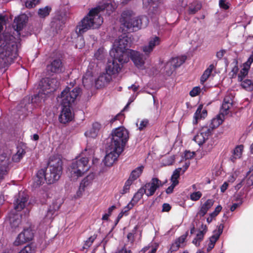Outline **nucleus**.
<instances>
[{
  "label": "nucleus",
  "instance_id": "nucleus-41",
  "mask_svg": "<svg viewBox=\"0 0 253 253\" xmlns=\"http://www.w3.org/2000/svg\"><path fill=\"white\" fill-rule=\"evenodd\" d=\"M242 86L249 91H253V82L251 80H245L242 82Z\"/></svg>",
  "mask_w": 253,
  "mask_h": 253
},
{
  "label": "nucleus",
  "instance_id": "nucleus-62",
  "mask_svg": "<svg viewBox=\"0 0 253 253\" xmlns=\"http://www.w3.org/2000/svg\"><path fill=\"white\" fill-rule=\"evenodd\" d=\"M6 23V18L5 16L0 15V32H1L3 28V26Z\"/></svg>",
  "mask_w": 253,
  "mask_h": 253
},
{
  "label": "nucleus",
  "instance_id": "nucleus-24",
  "mask_svg": "<svg viewBox=\"0 0 253 253\" xmlns=\"http://www.w3.org/2000/svg\"><path fill=\"white\" fill-rule=\"evenodd\" d=\"M100 128L101 125L97 122H95L92 124V127L85 132V135L88 137L94 138L97 136Z\"/></svg>",
  "mask_w": 253,
  "mask_h": 253
},
{
  "label": "nucleus",
  "instance_id": "nucleus-43",
  "mask_svg": "<svg viewBox=\"0 0 253 253\" xmlns=\"http://www.w3.org/2000/svg\"><path fill=\"white\" fill-rule=\"evenodd\" d=\"M182 169L181 168H178L176 169L173 172V174L171 177V181L172 183L176 182V184H178V181L177 179L179 178L180 176V172Z\"/></svg>",
  "mask_w": 253,
  "mask_h": 253
},
{
  "label": "nucleus",
  "instance_id": "nucleus-35",
  "mask_svg": "<svg viewBox=\"0 0 253 253\" xmlns=\"http://www.w3.org/2000/svg\"><path fill=\"white\" fill-rule=\"evenodd\" d=\"M51 10V7L50 6H46L39 9L38 14L41 18H44L49 14Z\"/></svg>",
  "mask_w": 253,
  "mask_h": 253
},
{
  "label": "nucleus",
  "instance_id": "nucleus-17",
  "mask_svg": "<svg viewBox=\"0 0 253 253\" xmlns=\"http://www.w3.org/2000/svg\"><path fill=\"white\" fill-rule=\"evenodd\" d=\"M122 152H118V151L112 149L109 145L107 149V154L103 160L104 165L107 167L111 166L117 160L119 156Z\"/></svg>",
  "mask_w": 253,
  "mask_h": 253
},
{
  "label": "nucleus",
  "instance_id": "nucleus-59",
  "mask_svg": "<svg viewBox=\"0 0 253 253\" xmlns=\"http://www.w3.org/2000/svg\"><path fill=\"white\" fill-rule=\"evenodd\" d=\"M221 209H222V207L221 206H220V205L217 206L216 207L214 211H213L212 212H211L210 214V216H211V217H215L217 215V214L219 213V212L221 211Z\"/></svg>",
  "mask_w": 253,
  "mask_h": 253
},
{
  "label": "nucleus",
  "instance_id": "nucleus-11",
  "mask_svg": "<svg viewBox=\"0 0 253 253\" xmlns=\"http://www.w3.org/2000/svg\"><path fill=\"white\" fill-rule=\"evenodd\" d=\"M97 64L94 62L89 63L82 81L84 86L89 87L93 84L94 75L98 71Z\"/></svg>",
  "mask_w": 253,
  "mask_h": 253
},
{
  "label": "nucleus",
  "instance_id": "nucleus-53",
  "mask_svg": "<svg viewBox=\"0 0 253 253\" xmlns=\"http://www.w3.org/2000/svg\"><path fill=\"white\" fill-rule=\"evenodd\" d=\"M202 193L200 191L195 192L191 194L190 195V199L192 201H196L200 199V198L202 197Z\"/></svg>",
  "mask_w": 253,
  "mask_h": 253
},
{
  "label": "nucleus",
  "instance_id": "nucleus-10",
  "mask_svg": "<svg viewBox=\"0 0 253 253\" xmlns=\"http://www.w3.org/2000/svg\"><path fill=\"white\" fill-rule=\"evenodd\" d=\"M81 88L76 87L70 90V88L66 87L61 93V106L72 107L76 99L81 93Z\"/></svg>",
  "mask_w": 253,
  "mask_h": 253
},
{
  "label": "nucleus",
  "instance_id": "nucleus-18",
  "mask_svg": "<svg viewBox=\"0 0 253 253\" xmlns=\"http://www.w3.org/2000/svg\"><path fill=\"white\" fill-rule=\"evenodd\" d=\"M128 56L138 68H143L145 58H144L143 54L135 50H129Z\"/></svg>",
  "mask_w": 253,
  "mask_h": 253
},
{
  "label": "nucleus",
  "instance_id": "nucleus-60",
  "mask_svg": "<svg viewBox=\"0 0 253 253\" xmlns=\"http://www.w3.org/2000/svg\"><path fill=\"white\" fill-rule=\"evenodd\" d=\"M124 118V115L122 113L118 114L116 116L111 119L110 121V123H113L115 121L119 120L121 121Z\"/></svg>",
  "mask_w": 253,
  "mask_h": 253
},
{
  "label": "nucleus",
  "instance_id": "nucleus-54",
  "mask_svg": "<svg viewBox=\"0 0 253 253\" xmlns=\"http://www.w3.org/2000/svg\"><path fill=\"white\" fill-rule=\"evenodd\" d=\"M213 148V141L211 140L208 141L207 144L204 146V151L206 153L210 152Z\"/></svg>",
  "mask_w": 253,
  "mask_h": 253
},
{
  "label": "nucleus",
  "instance_id": "nucleus-13",
  "mask_svg": "<svg viewBox=\"0 0 253 253\" xmlns=\"http://www.w3.org/2000/svg\"><path fill=\"white\" fill-rule=\"evenodd\" d=\"M186 59V57L185 56L172 58L165 66L167 74L170 75L176 68L180 66L185 62Z\"/></svg>",
  "mask_w": 253,
  "mask_h": 253
},
{
  "label": "nucleus",
  "instance_id": "nucleus-31",
  "mask_svg": "<svg viewBox=\"0 0 253 253\" xmlns=\"http://www.w3.org/2000/svg\"><path fill=\"white\" fill-rule=\"evenodd\" d=\"M143 169L144 167L143 166H140L135 169L131 172L128 179H130L132 181L135 180L141 174L143 170Z\"/></svg>",
  "mask_w": 253,
  "mask_h": 253
},
{
  "label": "nucleus",
  "instance_id": "nucleus-38",
  "mask_svg": "<svg viewBox=\"0 0 253 253\" xmlns=\"http://www.w3.org/2000/svg\"><path fill=\"white\" fill-rule=\"evenodd\" d=\"M93 178V174H91L88 175L85 178H84V179L81 181L80 185L81 186V187L85 188L91 183Z\"/></svg>",
  "mask_w": 253,
  "mask_h": 253
},
{
  "label": "nucleus",
  "instance_id": "nucleus-50",
  "mask_svg": "<svg viewBox=\"0 0 253 253\" xmlns=\"http://www.w3.org/2000/svg\"><path fill=\"white\" fill-rule=\"evenodd\" d=\"M217 240H218V236H216L215 237L214 236H211L210 238V243H209L208 247L207 248L208 252H210L213 248L215 243Z\"/></svg>",
  "mask_w": 253,
  "mask_h": 253
},
{
  "label": "nucleus",
  "instance_id": "nucleus-21",
  "mask_svg": "<svg viewBox=\"0 0 253 253\" xmlns=\"http://www.w3.org/2000/svg\"><path fill=\"white\" fill-rule=\"evenodd\" d=\"M27 16L25 14H21L14 19L13 27L17 32L21 30L26 25Z\"/></svg>",
  "mask_w": 253,
  "mask_h": 253
},
{
  "label": "nucleus",
  "instance_id": "nucleus-7",
  "mask_svg": "<svg viewBox=\"0 0 253 253\" xmlns=\"http://www.w3.org/2000/svg\"><path fill=\"white\" fill-rule=\"evenodd\" d=\"M111 135L110 147L118 152H122L129 138L128 130L124 126L118 127L113 130Z\"/></svg>",
  "mask_w": 253,
  "mask_h": 253
},
{
  "label": "nucleus",
  "instance_id": "nucleus-63",
  "mask_svg": "<svg viewBox=\"0 0 253 253\" xmlns=\"http://www.w3.org/2000/svg\"><path fill=\"white\" fill-rule=\"evenodd\" d=\"M253 62V56L252 55L249 58L248 60L244 64V66H246L247 68H250L251 64Z\"/></svg>",
  "mask_w": 253,
  "mask_h": 253
},
{
  "label": "nucleus",
  "instance_id": "nucleus-16",
  "mask_svg": "<svg viewBox=\"0 0 253 253\" xmlns=\"http://www.w3.org/2000/svg\"><path fill=\"white\" fill-rule=\"evenodd\" d=\"M28 200V196L24 192H19L17 195L15 196L14 201V209L17 211H22L26 206Z\"/></svg>",
  "mask_w": 253,
  "mask_h": 253
},
{
  "label": "nucleus",
  "instance_id": "nucleus-12",
  "mask_svg": "<svg viewBox=\"0 0 253 253\" xmlns=\"http://www.w3.org/2000/svg\"><path fill=\"white\" fill-rule=\"evenodd\" d=\"M163 184L158 178L153 177L149 182L141 187L146 191L145 194L148 197L153 196L157 189L162 186Z\"/></svg>",
  "mask_w": 253,
  "mask_h": 253
},
{
  "label": "nucleus",
  "instance_id": "nucleus-44",
  "mask_svg": "<svg viewBox=\"0 0 253 253\" xmlns=\"http://www.w3.org/2000/svg\"><path fill=\"white\" fill-rule=\"evenodd\" d=\"M21 233L23 234V235L25 237V238L27 240L28 242L30 241L33 239L34 237V233L31 229H25Z\"/></svg>",
  "mask_w": 253,
  "mask_h": 253
},
{
  "label": "nucleus",
  "instance_id": "nucleus-48",
  "mask_svg": "<svg viewBox=\"0 0 253 253\" xmlns=\"http://www.w3.org/2000/svg\"><path fill=\"white\" fill-rule=\"evenodd\" d=\"M96 236L95 235L92 236L88 238L85 241L83 247L84 249H86L89 248L92 244L93 242L96 239Z\"/></svg>",
  "mask_w": 253,
  "mask_h": 253
},
{
  "label": "nucleus",
  "instance_id": "nucleus-36",
  "mask_svg": "<svg viewBox=\"0 0 253 253\" xmlns=\"http://www.w3.org/2000/svg\"><path fill=\"white\" fill-rule=\"evenodd\" d=\"M25 154V150L22 148L18 149L16 153L12 156V161L14 162H18L23 158Z\"/></svg>",
  "mask_w": 253,
  "mask_h": 253
},
{
  "label": "nucleus",
  "instance_id": "nucleus-9",
  "mask_svg": "<svg viewBox=\"0 0 253 253\" xmlns=\"http://www.w3.org/2000/svg\"><path fill=\"white\" fill-rule=\"evenodd\" d=\"M233 96L231 94L224 97L220 109V114L216 118H213L209 125L213 129L221 124L224 119V116L230 113V109L233 105Z\"/></svg>",
  "mask_w": 253,
  "mask_h": 253
},
{
  "label": "nucleus",
  "instance_id": "nucleus-6",
  "mask_svg": "<svg viewBox=\"0 0 253 253\" xmlns=\"http://www.w3.org/2000/svg\"><path fill=\"white\" fill-rule=\"evenodd\" d=\"M59 85V82L56 78L42 79L39 84L40 88L39 93L34 95L32 99V102H44L46 96L55 91Z\"/></svg>",
  "mask_w": 253,
  "mask_h": 253
},
{
  "label": "nucleus",
  "instance_id": "nucleus-52",
  "mask_svg": "<svg viewBox=\"0 0 253 253\" xmlns=\"http://www.w3.org/2000/svg\"><path fill=\"white\" fill-rule=\"evenodd\" d=\"M40 1V0H27L25 2V6L28 8L35 7Z\"/></svg>",
  "mask_w": 253,
  "mask_h": 253
},
{
  "label": "nucleus",
  "instance_id": "nucleus-30",
  "mask_svg": "<svg viewBox=\"0 0 253 253\" xmlns=\"http://www.w3.org/2000/svg\"><path fill=\"white\" fill-rule=\"evenodd\" d=\"M61 204H58L56 201L53 202L52 205L49 206L46 216L47 218H51L55 211L59 210Z\"/></svg>",
  "mask_w": 253,
  "mask_h": 253
},
{
  "label": "nucleus",
  "instance_id": "nucleus-40",
  "mask_svg": "<svg viewBox=\"0 0 253 253\" xmlns=\"http://www.w3.org/2000/svg\"><path fill=\"white\" fill-rule=\"evenodd\" d=\"M106 53L104 48H99L94 53V57L97 60H103L105 58Z\"/></svg>",
  "mask_w": 253,
  "mask_h": 253
},
{
  "label": "nucleus",
  "instance_id": "nucleus-32",
  "mask_svg": "<svg viewBox=\"0 0 253 253\" xmlns=\"http://www.w3.org/2000/svg\"><path fill=\"white\" fill-rule=\"evenodd\" d=\"M145 193H146V191L143 189V188L141 187L134 194L130 202L133 205L136 204L142 198Z\"/></svg>",
  "mask_w": 253,
  "mask_h": 253
},
{
  "label": "nucleus",
  "instance_id": "nucleus-23",
  "mask_svg": "<svg viewBox=\"0 0 253 253\" xmlns=\"http://www.w3.org/2000/svg\"><path fill=\"white\" fill-rule=\"evenodd\" d=\"M207 116V111L203 109V105H200L194 116L193 124H197L199 120L205 119Z\"/></svg>",
  "mask_w": 253,
  "mask_h": 253
},
{
  "label": "nucleus",
  "instance_id": "nucleus-39",
  "mask_svg": "<svg viewBox=\"0 0 253 253\" xmlns=\"http://www.w3.org/2000/svg\"><path fill=\"white\" fill-rule=\"evenodd\" d=\"M28 242L21 232L18 235L14 242L15 246H18Z\"/></svg>",
  "mask_w": 253,
  "mask_h": 253
},
{
  "label": "nucleus",
  "instance_id": "nucleus-47",
  "mask_svg": "<svg viewBox=\"0 0 253 253\" xmlns=\"http://www.w3.org/2000/svg\"><path fill=\"white\" fill-rule=\"evenodd\" d=\"M201 4L197 3L191 5L188 9V13L190 14H194L198 12L201 8Z\"/></svg>",
  "mask_w": 253,
  "mask_h": 253
},
{
  "label": "nucleus",
  "instance_id": "nucleus-22",
  "mask_svg": "<svg viewBox=\"0 0 253 253\" xmlns=\"http://www.w3.org/2000/svg\"><path fill=\"white\" fill-rule=\"evenodd\" d=\"M111 80L112 77L110 75L106 72L102 73L95 81V85L98 88H101L108 84Z\"/></svg>",
  "mask_w": 253,
  "mask_h": 253
},
{
  "label": "nucleus",
  "instance_id": "nucleus-19",
  "mask_svg": "<svg viewBox=\"0 0 253 253\" xmlns=\"http://www.w3.org/2000/svg\"><path fill=\"white\" fill-rule=\"evenodd\" d=\"M71 108V107L62 106V110L59 116V121L61 123L66 124L72 120L73 114Z\"/></svg>",
  "mask_w": 253,
  "mask_h": 253
},
{
  "label": "nucleus",
  "instance_id": "nucleus-61",
  "mask_svg": "<svg viewBox=\"0 0 253 253\" xmlns=\"http://www.w3.org/2000/svg\"><path fill=\"white\" fill-rule=\"evenodd\" d=\"M133 206V204L130 202L121 211L123 212V215H127V212L132 208Z\"/></svg>",
  "mask_w": 253,
  "mask_h": 253
},
{
  "label": "nucleus",
  "instance_id": "nucleus-2",
  "mask_svg": "<svg viewBox=\"0 0 253 253\" xmlns=\"http://www.w3.org/2000/svg\"><path fill=\"white\" fill-rule=\"evenodd\" d=\"M18 46L12 35L7 32L0 34V67H8L17 57Z\"/></svg>",
  "mask_w": 253,
  "mask_h": 253
},
{
  "label": "nucleus",
  "instance_id": "nucleus-27",
  "mask_svg": "<svg viewBox=\"0 0 253 253\" xmlns=\"http://www.w3.org/2000/svg\"><path fill=\"white\" fill-rule=\"evenodd\" d=\"M243 149L244 146L243 145H240L236 147L233 150L232 155L230 157V160L234 162L236 159L240 158L242 156Z\"/></svg>",
  "mask_w": 253,
  "mask_h": 253
},
{
  "label": "nucleus",
  "instance_id": "nucleus-37",
  "mask_svg": "<svg viewBox=\"0 0 253 253\" xmlns=\"http://www.w3.org/2000/svg\"><path fill=\"white\" fill-rule=\"evenodd\" d=\"M193 140L197 142L199 145H202L206 141L208 140L207 138L201 132L198 133L193 138Z\"/></svg>",
  "mask_w": 253,
  "mask_h": 253
},
{
  "label": "nucleus",
  "instance_id": "nucleus-25",
  "mask_svg": "<svg viewBox=\"0 0 253 253\" xmlns=\"http://www.w3.org/2000/svg\"><path fill=\"white\" fill-rule=\"evenodd\" d=\"M214 201L212 199H208L206 202L203 204L197 213V215H199L201 217L204 216L208 212V210L211 208L213 206Z\"/></svg>",
  "mask_w": 253,
  "mask_h": 253
},
{
  "label": "nucleus",
  "instance_id": "nucleus-58",
  "mask_svg": "<svg viewBox=\"0 0 253 253\" xmlns=\"http://www.w3.org/2000/svg\"><path fill=\"white\" fill-rule=\"evenodd\" d=\"M223 227H224L223 225L222 224H220L218 226V230H217V231H215L214 234L212 236H214L215 237L216 236H218V239L219 236H220V235L222 233Z\"/></svg>",
  "mask_w": 253,
  "mask_h": 253
},
{
  "label": "nucleus",
  "instance_id": "nucleus-56",
  "mask_svg": "<svg viewBox=\"0 0 253 253\" xmlns=\"http://www.w3.org/2000/svg\"><path fill=\"white\" fill-rule=\"evenodd\" d=\"M201 90V88L199 86L194 87L189 92V94L192 97H194L199 94Z\"/></svg>",
  "mask_w": 253,
  "mask_h": 253
},
{
  "label": "nucleus",
  "instance_id": "nucleus-46",
  "mask_svg": "<svg viewBox=\"0 0 253 253\" xmlns=\"http://www.w3.org/2000/svg\"><path fill=\"white\" fill-rule=\"evenodd\" d=\"M245 183L248 187L253 185V172L252 174L250 171L248 172L246 178L244 179V184Z\"/></svg>",
  "mask_w": 253,
  "mask_h": 253
},
{
  "label": "nucleus",
  "instance_id": "nucleus-55",
  "mask_svg": "<svg viewBox=\"0 0 253 253\" xmlns=\"http://www.w3.org/2000/svg\"><path fill=\"white\" fill-rule=\"evenodd\" d=\"M180 247V246L179 245L178 242H175L174 243H173L169 250L168 251V253H172L173 252H175L177 251Z\"/></svg>",
  "mask_w": 253,
  "mask_h": 253
},
{
  "label": "nucleus",
  "instance_id": "nucleus-28",
  "mask_svg": "<svg viewBox=\"0 0 253 253\" xmlns=\"http://www.w3.org/2000/svg\"><path fill=\"white\" fill-rule=\"evenodd\" d=\"M214 69L215 66L213 64H211L204 71L200 79V82L202 84H204V83L208 79L211 75L212 71Z\"/></svg>",
  "mask_w": 253,
  "mask_h": 253
},
{
  "label": "nucleus",
  "instance_id": "nucleus-26",
  "mask_svg": "<svg viewBox=\"0 0 253 253\" xmlns=\"http://www.w3.org/2000/svg\"><path fill=\"white\" fill-rule=\"evenodd\" d=\"M63 25V21L59 16L54 17L50 23L51 28L56 32L62 29Z\"/></svg>",
  "mask_w": 253,
  "mask_h": 253
},
{
  "label": "nucleus",
  "instance_id": "nucleus-57",
  "mask_svg": "<svg viewBox=\"0 0 253 253\" xmlns=\"http://www.w3.org/2000/svg\"><path fill=\"white\" fill-rule=\"evenodd\" d=\"M219 5L221 8L227 10L229 7V3L225 0H219Z\"/></svg>",
  "mask_w": 253,
  "mask_h": 253
},
{
  "label": "nucleus",
  "instance_id": "nucleus-33",
  "mask_svg": "<svg viewBox=\"0 0 253 253\" xmlns=\"http://www.w3.org/2000/svg\"><path fill=\"white\" fill-rule=\"evenodd\" d=\"M149 125V120L147 119L142 120L137 119L136 125L138 127V129L141 131L146 128Z\"/></svg>",
  "mask_w": 253,
  "mask_h": 253
},
{
  "label": "nucleus",
  "instance_id": "nucleus-14",
  "mask_svg": "<svg viewBox=\"0 0 253 253\" xmlns=\"http://www.w3.org/2000/svg\"><path fill=\"white\" fill-rule=\"evenodd\" d=\"M112 60H109L106 67V72L111 75L117 74L121 70L122 64L126 62H121L118 59L112 57Z\"/></svg>",
  "mask_w": 253,
  "mask_h": 253
},
{
  "label": "nucleus",
  "instance_id": "nucleus-3",
  "mask_svg": "<svg viewBox=\"0 0 253 253\" xmlns=\"http://www.w3.org/2000/svg\"><path fill=\"white\" fill-rule=\"evenodd\" d=\"M49 164V172H46L44 169H42L37 173L33 184L34 188L43 184L45 181L48 184H51L59 179L62 172V161L57 159L55 164Z\"/></svg>",
  "mask_w": 253,
  "mask_h": 253
},
{
  "label": "nucleus",
  "instance_id": "nucleus-29",
  "mask_svg": "<svg viewBox=\"0 0 253 253\" xmlns=\"http://www.w3.org/2000/svg\"><path fill=\"white\" fill-rule=\"evenodd\" d=\"M9 163V158L6 154L3 153L0 155V169L6 170L7 172Z\"/></svg>",
  "mask_w": 253,
  "mask_h": 253
},
{
  "label": "nucleus",
  "instance_id": "nucleus-64",
  "mask_svg": "<svg viewBox=\"0 0 253 253\" xmlns=\"http://www.w3.org/2000/svg\"><path fill=\"white\" fill-rule=\"evenodd\" d=\"M116 253H130V251L127 250L125 247H124L121 249H118Z\"/></svg>",
  "mask_w": 253,
  "mask_h": 253
},
{
  "label": "nucleus",
  "instance_id": "nucleus-20",
  "mask_svg": "<svg viewBox=\"0 0 253 253\" xmlns=\"http://www.w3.org/2000/svg\"><path fill=\"white\" fill-rule=\"evenodd\" d=\"M161 43V39L159 37L155 36L150 39L148 45L143 46L142 50L145 55L148 56L153 50L155 46L159 45Z\"/></svg>",
  "mask_w": 253,
  "mask_h": 253
},
{
  "label": "nucleus",
  "instance_id": "nucleus-51",
  "mask_svg": "<svg viewBox=\"0 0 253 253\" xmlns=\"http://www.w3.org/2000/svg\"><path fill=\"white\" fill-rule=\"evenodd\" d=\"M133 181L130 179H128L125 182V185L123 187V189L121 192L122 194H124L127 193L129 191L130 186L132 184Z\"/></svg>",
  "mask_w": 253,
  "mask_h": 253
},
{
  "label": "nucleus",
  "instance_id": "nucleus-5",
  "mask_svg": "<svg viewBox=\"0 0 253 253\" xmlns=\"http://www.w3.org/2000/svg\"><path fill=\"white\" fill-rule=\"evenodd\" d=\"M120 21L123 27L126 29V30L130 32L145 28L149 23L147 16L133 17L129 11H125L122 13Z\"/></svg>",
  "mask_w": 253,
  "mask_h": 253
},
{
  "label": "nucleus",
  "instance_id": "nucleus-1",
  "mask_svg": "<svg viewBox=\"0 0 253 253\" xmlns=\"http://www.w3.org/2000/svg\"><path fill=\"white\" fill-rule=\"evenodd\" d=\"M114 7L109 3H105L90 10L87 14L78 24L76 28V33L82 35L88 30L96 29L103 23V18L99 14L100 12H105L107 15L111 14Z\"/></svg>",
  "mask_w": 253,
  "mask_h": 253
},
{
  "label": "nucleus",
  "instance_id": "nucleus-42",
  "mask_svg": "<svg viewBox=\"0 0 253 253\" xmlns=\"http://www.w3.org/2000/svg\"><path fill=\"white\" fill-rule=\"evenodd\" d=\"M212 130L213 129L210 126H205L202 127L200 132L208 139L209 136L211 135Z\"/></svg>",
  "mask_w": 253,
  "mask_h": 253
},
{
  "label": "nucleus",
  "instance_id": "nucleus-45",
  "mask_svg": "<svg viewBox=\"0 0 253 253\" xmlns=\"http://www.w3.org/2000/svg\"><path fill=\"white\" fill-rule=\"evenodd\" d=\"M249 69L250 68H247L246 66H244V67L240 70L238 76L239 81L243 82L242 81L244 78L248 75Z\"/></svg>",
  "mask_w": 253,
  "mask_h": 253
},
{
  "label": "nucleus",
  "instance_id": "nucleus-49",
  "mask_svg": "<svg viewBox=\"0 0 253 253\" xmlns=\"http://www.w3.org/2000/svg\"><path fill=\"white\" fill-rule=\"evenodd\" d=\"M17 110L18 111V114L19 115H26L28 111V107L26 104L24 105V104L21 103L17 106Z\"/></svg>",
  "mask_w": 253,
  "mask_h": 253
},
{
  "label": "nucleus",
  "instance_id": "nucleus-4",
  "mask_svg": "<svg viewBox=\"0 0 253 253\" xmlns=\"http://www.w3.org/2000/svg\"><path fill=\"white\" fill-rule=\"evenodd\" d=\"M131 43V39L125 35L119 37L118 40L115 42L114 47L112 48L110 54L111 57H114L121 62H127L128 61V53Z\"/></svg>",
  "mask_w": 253,
  "mask_h": 253
},
{
  "label": "nucleus",
  "instance_id": "nucleus-15",
  "mask_svg": "<svg viewBox=\"0 0 253 253\" xmlns=\"http://www.w3.org/2000/svg\"><path fill=\"white\" fill-rule=\"evenodd\" d=\"M46 70L49 74H60L64 71L65 67L61 60L56 58L47 65Z\"/></svg>",
  "mask_w": 253,
  "mask_h": 253
},
{
  "label": "nucleus",
  "instance_id": "nucleus-8",
  "mask_svg": "<svg viewBox=\"0 0 253 253\" xmlns=\"http://www.w3.org/2000/svg\"><path fill=\"white\" fill-rule=\"evenodd\" d=\"M88 162L86 157L77 158L73 160L69 169L72 180H76L88 170Z\"/></svg>",
  "mask_w": 253,
  "mask_h": 253
},
{
  "label": "nucleus",
  "instance_id": "nucleus-34",
  "mask_svg": "<svg viewBox=\"0 0 253 253\" xmlns=\"http://www.w3.org/2000/svg\"><path fill=\"white\" fill-rule=\"evenodd\" d=\"M162 0H148L149 4L153 9V12L155 13H159L158 9L159 5L162 3Z\"/></svg>",
  "mask_w": 253,
  "mask_h": 253
}]
</instances>
